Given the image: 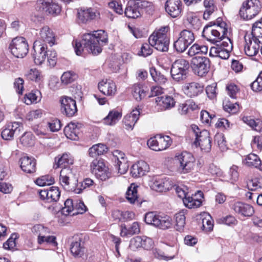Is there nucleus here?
<instances>
[{
    "label": "nucleus",
    "mask_w": 262,
    "mask_h": 262,
    "mask_svg": "<svg viewBox=\"0 0 262 262\" xmlns=\"http://www.w3.org/2000/svg\"><path fill=\"white\" fill-rule=\"evenodd\" d=\"M23 129L22 124L18 122H11L5 125L1 133L3 139L11 140L14 136L19 135Z\"/></svg>",
    "instance_id": "nucleus-17"
},
{
    "label": "nucleus",
    "mask_w": 262,
    "mask_h": 262,
    "mask_svg": "<svg viewBox=\"0 0 262 262\" xmlns=\"http://www.w3.org/2000/svg\"><path fill=\"white\" fill-rule=\"evenodd\" d=\"M64 133L68 139L77 140L80 134L79 128L75 123L71 122L64 127Z\"/></svg>",
    "instance_id": "nucleus-30"
},
{
    "label": "nucleus",
    "mask_w": 262,
    "mask_h": 262,
    "mask_svg": "<svg viewBox=\"0 0 262 262\" xmlns=\"http://www.w3.org/2000/svg\"><path fill=\"white\" fill-rule=\"evenodd\" d=\"M46 58H47L48 62L50 67H54L56 65L57 58L56 52L55 51L47 50Z\"/></svg>",
    "instance_id": "nucleus-59"
},
{
    "label": "nucleus",
    "mask_w": 262,
    "mask_h": 262,
    "mask_svg": "<svg viewBox=\"0 0 262 262\" xmlns=\"http://www.w3.org/2000/svg\"><path fill=\"white\" fill-rule=\"evenodd\" d=\"M249 190L255 191L262 188V177L257 176L252 178L247 182Z\"/></svg>",
    "instance_id": "nucleus-43"
},
{
    "label": "nucleus",
    "mask_w": 262,
    "mask_h": 262,
    "mask_svg": "<svg viewBox=\"0 0 262 262\" xmlns=\"http://www.w3.org/2000/svg\"><path fill=\"white\" fill-rule=\"evenodd\" d=\"M20 167L25 172L32 173L36 171V160L33 157L24 156L20 159Z\"/></svg>",
    "instance_id": "nucleus-25"
},
{
    "label": "nucleus",
    "mask_w": 262,
    "mask_h": 262,
    "mask_svg": "<svg viewBox=\"0 0 262 262\" xmlns=\"http://www.w3.org/2000/svg\"><path fill=\"white\" fill-rule=\"evenodd\" d=\"M170 182L165 178L156 179L152 185V189L159 192L166 191L169 190Z\"/></svg>",
    "instance_id": "nucleus-32"
},
{
    "label": "nucleus",
    "mask_w": 262,
    "mask_h": 262,
    "mask_svg": "<svg viewBox=\"0 0 262 262\" xmlns=\"http://www.w3.org/2000/svg\"><path fill=\"white\" fill-rule=\"evenodd\" d=\"M98 88L104 95L112 96L117 91L115 82L111 79H103L98 83Z\"/></svg>",
    "instance_id": "nucleus-22"
},
{
    "label": "nucleus",
    "mask_w": 262,
    "mask_h": 262,
    "mask_svg": "<svg viewBox=\"0 0 262 262\" xmlns=\"http://www.w3.org/2000/svg\"><path fill=\"white\" fill-rule=\"evenodd\" d=\"M177 160L179 164L178 170L182 173H187L193 170L195 159L190 152L183 151L177 156Z\"/></svg>",
    "instance_id": "nucleus-11"
},
{
    "label": "nucleus",
    "mask_w": 262,
    "mask_h": 262,
    "mask_svg": "<svg viewBox=\"0 0 262 262\" xmlns=\"http://www.w3.org/2000/svg\"><path fill=\"white\" fill-rule=\"evenodd\" d=\"M243 162L246 165L249 167H254L262 170V164L261 160H260L258 156L254 154H250L247 155Z\"/></svg>",
    "instance_id": "nucleus-36"
},
{
    "label": "nucleus",
    "mask_w": 262,
    "mask_h": 262,
    "mask_svg": "<svg viewBox=\"0 0 262 262\" xmlns=\"http://www.w3.org/2000/svg\"><path fill=\"white\" fill-rule=\"evenodd\" d=\"M115 163V166L120 174H124L127 171L129 165L127 159H122Z\"/></svg>",
    "instance_id": "nucleus-48"
},
{
    "label": "nucleus",
    "mask_w": 262,
    "mask_h": 262,
    "mask_svg": "<svg viewBox=\"0 0 262 262\" xmlns=\"http://www.w3.org/2000/svg\"><path fill=\"white\" fill-rule=\"evenodd\" d=\"M140 112L139 110H133L130 114L126 115L123 119V122L127 129H132L139 119Z\"/></svg>",
    "instance_id": "nucleus-29"
},
{
    "label": "nucleus",
    "mask_w": 262,
    "mask_h": 262,
    "mask_svg": "<svg viewBox=\"0 0 262 262\" xmlns=\"http://www.w3.org/2000/svg\"><path fill=\"white\" fill-rule=\"evenodd\" d=\"M189 45L180 37L173 43V48L178 52H184Z\"/></svg>",
    "instance_id": "nucleus-51"
},
{
    "label": "nucleus",
    "mask_w": 262,
    "mask_h": 262,
    "mask_svg": "<svg viewBox=\"0 0 262 262\" xmlns=\"http://www.w3.org/2000/svg\"><path fill=\"white\" fill-rule=\"evenodd\" d=\"M154 10L151 2L143 0H131L128 2L124 13L128 18H136L140 17L144 11L151 14Z\"/></svg>",
    "instance_id": "nucleus-4"
},
{
    "label": "nucleus",
    "mask_w": 262,
    "mask_h": 262,
    "mask_svg": "<svg viewBox=\"0 0 262 262\" xmlns=\"http://www.w3.org/2000/svg\"><path fill=\"white\" fill-rule=\"evenodd\" d=\"M179 37L183 39L189 46L194 41L195 37L192 31L183 30L179 34Z\"/></svg>",
    "instance_id": "nucleus-46"
},
{
    "label": "nucleus",
    "mask_w": 262,
    "mask_h": 262,
    "mask_svg": "<svg viewBox=\"0 0 262 262\" xmlns=\"http://www.w3.org/2000/svg\"><path fill=\"white\" fill-rule=\"evenodd\" d=\"M149 169V166L146 162L140 161L132 166L130 173L133 177H140L145 174Z\"/></svg>",
    "instance_id": "nucleus-27"
},
{
    "label": "nucleus",
    "mask_w": 262,
    "mask_h": 262,
    "mask_svg": "<svg viewBox=\"0 0 262 262\" xmlns=\"http://www.w3.org/2000/svg\"><path fill=\"white\" fill-rule=\"evenodd\" d=\"M86 210V207L82 202L76 203L74 206L71 199H67L64 202V207L61 210V212L65 216L75 215L78 214H82Z\"/></svg>",
    "instance_id": "nucleus-15"
},
{
    "label": "nucleus",
    "mask_w": 262,
    "mask_h": 262,
    "mask_svg": "<svg viewBox=\"0 0 262 262\" xmlns=\"http://www.w3.org/2000/svg\"><path fill=\"white\" fill-rule=\"evenodd\" d=\"M223 105L225 111L230 113L235 114L239 110V105L237 103H233L228 101L224 103Z\"/></svg>",
    "instance_id": "nucleus-61"
},
{
    "label": "nucleus",
    "mask_w": 262,
    "mask_h": 262,
    "mask_svg": "<svg viewBox=\"0 0 262 262\" xmlns=\"http://www.w3.org/2000/svg\"><path fill=\"white\" fill-rule=\"evenodd\" d=\"M121 117V114L117 111L110 112L108 115L103 119L104 124L109 125H114Z\"/></svg>",
    "instance_id": "nucleus-40"
},
{
    "label": "nucleus",
    "mask_w": 262,
    "mask_h": 262,
    "mask_svg": "<svg viewBox=\"0 0 262 262\" xmlns=\"http://www.w3.org/2000/svg\"><path fill=\"white\" fill-rule=\"evenodd\" d=\"M172 140L168 136L158 135L150 138L147 142L148 147L155 151H161L168 148L172 143Z\"/></svg>",
    "instance_id": "nucleus-14"
},
{
    "label": "nucleus",
    "mask_w": 262,
    "mask_h": 262,
    "mask_svg": "<svg viewBox=\"0 0 262 262\" xmlns=\"http://www.w3.org/2000/svg\"><path fill=\"white\" fill-rule=\"evenodd\" d=\"M126 198L127 200L130 203H135V202L138 201V196H137V187L134 186L132 187L130 186L128 188V190L126 193Z\"/></svg>",
    "instance_id": "nucleus-53"
},
{
    "label": "nucleus",
    "mask_w": 262,
    "mask_h": 262,
    "mask_svg": "<svg viewBox=\"0 0 262 262\" xmlns=\"http://www.w3.org/2000/svg\"><path fill=\"white\" fill-rule=\"evenodd\" d=\"M261 21H256L253 24L251 34H246L244 36V51L249 56H255L259 51V44L262 43V29Z\"/></svg>",
    "instance_id": "nucleus-2"
},
{
    "label": "nucleus",
    "mask_w": 262,
    "mask_h": 262,
    "mask_svg": "<svg viewBox=\"0 0 262 262\" xmlns=\"http://www.w3.org/2000/svg\"><path fill=\"white\" fill-rule=\"evenodd\" d=\"M145 222L162 229H167L171 225L172 220L168 215H162L156 212H148L145 214Z\"/></svg>",
    "instance_id": "nucleus-9"
},
{
    "label": "nucleus",
    "mask_w": 262,
    "mask_h": 262,
    "mask_svg": "<svg viewBox=\"0 0 262 262\" xmlns=\"http://www.w3.org/2000/svg\"><path fill=\"white\" fill-rule=\"evenodd\" d=\"M215 42L210 41L213 44H217V46L221 47L226 51H231L232 49V43L231 39L228 37L227 33L224 37H221L219 39H216Z\"/></svg>",
    "instance_id": "nucleus-41"
},
{
    "label": "nucleus",
    "mask_w": 262,
    "mask_h": 262,
    "mask_svg": "<svg viewBox=\"0 0 262 262\" xmlns=\"http://www.w3.org/2000/svg\"><path fill=\"white\" fill-rule=\"evenodd\" d=\"M261 5L259 0L244 1L239 11V15L245 20L251 19L261 11Z\"/></svg>",
    "instance_id": "nucleus-7"
},
{
    "label": "nucleus",
    "mask_w": 262,
    "mask_h": 262,
    "mask_svg": "<svg viewBox=\"0 0 262 262\" xmlns=\"http://www.w3.org/2000/svg\"><path fill=\"white\" fill-rule=\"evenodd\" d=\"M34 137L30 133H26L20 139L21 143L25 146H31L34 144Z\"/></svg>",
    "instance_id": "nucleus-55"
},
{
    "label": "nucleus",
    "mask_w": 262,
    "mask_h": 262,
    "mask_svg": "<svg viewBox=\"0 0 262 262\" xmlns=\"http://www.w3.org/2000/svg\"><path fill=\"white\" fill-rule=\"evenodd\" d=\"M11 53L17 58H23L28 53V45L23 37H17L14 38L9 46Z\"/></svg>",
    "instance_id": "nucleus-12"
},
{
    "label": "nucleus",
    "mask_w": 262,
    "mask_h": 262,
    "mask_svg": "<svg viewBox=\"0 0 262 262\" xmlns=\"http://www.w3.org/2000/svg\"><path fill=\"white\" fill-rule=\"evenodd\" d=\"M251 88L254 92L262 91V71L259 74L256 79L251 83Z\"/></svg>",
    "instance_id": "nucleus-60"
},
{
    "label": "nucleus",
    "mask_w": 262,
    "mask_h": 262,
    "mask_svg": "<svg viewBox=\"0 0 262 262\" xmlns=\"http://www.w3.org/2000/svg\"><path fill=\"white\" fill-rule=\"evenodd\" d=\"M95 176L102 181H105L110 177H111V172L109 171V169L105 165L97 172L94 173Z\"/></svg>",
    "instance_id": "nucleus-54"
},
{
    "label": "nucleus",
    "mask_w": 262,
    "mask_h": 262,
    "mask_svg": "<svg viewBox=\"0 0 262 262\" xmlns=\"http://www.w3.org/2000/svg\"><path fill=\"white\" fill-rule=\"evenodd\" d=\"M132 213L128 211L123 212L120 210H114L112 212V216L116 221H124L128 218L131 217Z\"/></svg>",
    "instance_id": "nucleus-44"
},
{
    "label": "nucleus",
    "mask_w": 262,
    "mask_h": 262,
    "mask_svg": "<svg viewBox=\"0 0 262 262\" xmlns=\"http://www.w3.org/2000/svg\"><path fill=\"white\" fill-rule=\"evenodd\" d=\"M192 129L195 136L194 144L196 146L199 145L201 149L205 152H209L211 148V141L209 132L206 129L201 130L195 125L192 126Z\"/></svg>",
    "instance_id": "nucleus-10"
},
{
    "label": "nucleus",
    "mask_w": 262,
    "mask_h": 262,
    "mask_svg": "<svg viewBox=\"0 0 262 262\" xmlns=\"http://www.w3.org/2000/svg\"><path fill=\"white\" fill-rule=\"evenodd\" d=\"M232 209L236 213L244 216H251L254 212L252 206L239 202L234 203L232 206Z\"/></svg>",
    "instance_id": "nucleus-28"
},
{
    "label": "nucleus",
    "mask_w": 262,
    "mask_h": 262,
    "mask_svg": "<svg viewBox=\"0 0 262 262\" xmlns=\"http://www.w3.org/2000/svg\"><path fill=\"white\" fill-rule=\"evenodd\" d=\"M107 42V33L100 30L95 31V33L84 34L81 41L74 40L73 45L77 55H81L84 52L97 55L102 51L101 46L106 44Z\"/></svg>",
    "instance_id": "nucleus-1"
},
{
    "label": "nucleus",
    "mask_w": 262,
    "mask_h": 262,
    "mask_svg": "<svg viewBox=\"0 0 262 262\" xmlns=\"http://www.w3.org/2000/svg\"><path fill=\"white\" fill-rule=\"evenodd\" d=\"M37 242L40 245L44 243L52 244L53 245L57 244V243L56 242V237L54 236H51L49 235L38 236Z\"/></svg>",
    "instance_id": "nucleus-58"
},
{
    "label": "nucleus",
    "mask_w": 262,
    "mask_h": 262,
    "mask_svg": "<svg viewBox=\"0 0 262 262\" xmlns=\"http://www.w3.org/2000/svg\"><path fill=\"white\" fill-rule=\"evenodd\" d=\"M54 183V179L50 176L46 175L37 179L35 183L39 186L50 185Z\"/></svg>",
    "instance_id": "nucleus-50"
},
{
    "label": "nucleus",
    "mask_w": 262,
    "mask_h": 262,
    "mask_svg": "<svg viewBox=\"0 0 262 262\" xmlns=\"http://www.w3.org/2000/svg\"><path fill=\"white\" fill-rule=\"evenodd\" d=\"M76 78V75L71 71H67L62 75L61 77V81L62 83L68 84L72 82Z\"/></svg>",
    "instance_id": "nucleus-56"
},
{
    "label": "nucleus",
    "mask_w": 262,
    "mask_h": 262,
    "mask_svg": "<svg viewBox=\"0 0 262 262\" xmlns=\"http://www.w3.org/2000/svg\"><path fill=\"white\" fill-rule=\"evenodd\" d=\"M76 170L69 167H64L60 173V183L64 189L69 191H73L75 193L80 194L82 192L81 188H77L79 184Z\"/></svg>",
    "instance_id": "nucleus-6"
},
{
    "label": "nucleus",
    "mask_w": 262,
    "mask_h": 262,
    "mask_svg": "<svg viewBox=\"0 0 262 262\" xmlns=\"http://www.w3.org/2000/svg\"><path fill=\"white\" fill-rule=\"evenodd\" d=\"M169 27H161L154 31L148 38V42L156 50L161 52H167L169 49V38L167 35Z\"/></svg>",
    "instance_id": "nucleus-5"
},
{
    "label": "nucleus",
    "mask_w": 262,
    "mask_h": 262,
    "mask_svg": "<svg viewBox=\"0 0 262 262\" xmlns=\"http://www.w3.org/2000/svg\"><path fill=\"white\" fill-rule=\"evenodd\" d=\"M39 193L40 198L48 202H57L60 196L58 187L55 186L50 187L49 190H40Z\"/></svg>",
    "instance_id": "nucleus-21"
},
{
    "label": "nucleus",
    "mask_w": 262,
    "mask_h": 262,
    "mask_svg": "<svg viewBox=\"0 0 262 262\" xmlns=\"http://www.w3.org/2000/svg\"><path fill=\"white\" fill-rule=\"evenodd\" d=\"M203 198V192L201 191H198L194 196L189 195L184 199V204L188 208H198L202 205Z\"/></svg>",
    "instance_id": "nucleus-26"
},
{
    "label": "nucleus",
    "mask_w": 262,
    "mask_h": 262,
    "mask_svg": "<svg viewBox=\"0 0 262 262\" xmlns=\"http://www.w3.org/2000/svg\"><path fill=\"white\" fill-rule=\"evenodd\" d=\"M191 68L195 74L203 77L209 72L210 67V60L206 57L196 56L191 61Z\"/></svg>",
    "instance_id": "nucleus-13"
},
{
    "label": "nucleus",
    "mask_w": 262,
    "mask_h": 262,
    "mask_svg": "<svg viewBox=\"0 0 262 262\" xmlns=\"http://www.w3.org/2000/svg\"><path fill=\"white\" fill-rule=\"evenodd\" d=\"M33 231L38 234V236H45L49 233V230L41 225H37L33 227Z\"/></svg>",
    "instance_id": "nucleus-64"
},
{
    "label": "nucleus",
    "mask_w": 262,
    "mask_h": 262,
    "mask_svg": "<svg viewBox=\"0 0 262 262\" xmlns=\"http://www.w3.org/2000/svg\"><path fill=\"white\" fill-rule=\"evenodd\" d=\"M34 52L32 53L34 61L36 64L40 65L43 63L47 55V47L45 44H40L39 40H36L33 44Z\"/></svg>",
    "instance_id": "nucleus-19"
},
{
    "label": "nucleus",
    "mask_w": 262,
    "mask_h": 262,
    "mask_svg": "<svg viewBox=\"0 0 262 262\" xmlns=\"http://www.w3.org/2000/svg\"><path fill=\"white\" fill-rule=\"evenodd\" d=\"M155 101L158 105L161 106L164 110L173 107L175 104V101L173 98L166 95L157 97L155 99Z\"/></svg>",
    "instance_id": "nucleus-33"
},
{
    "label": "nucleus",
    "mask_w": 262,
    "mask_h": 262,
    "mask_svg": "<svg viewBox=\"0 0 262 262\" xmlns=\"http://www.w3.org/2000/svg\"><path fill=\"white\" fill-rule=\"evenodd\" d=\"M183 90L187 96L193 97L197 96L203 92V86L199 83L193 82L187 83Z\"/></svg>",
    "instance_id": "nucleus-24"
},
{
    "label": "nucleus",
    "mask_w": 262,
    "mask_h": 262,
    "mask_svg": "<svg viewBox=\"0 0 262 262\" xmlns=\"http://www.w3.org/2000/svg\"><path fill=\"white\" fill-rule=\"evenodd\" d=\"M105 165V163L102 159L96 158L91 163V171L94 174L101 169Z\"/></svg>",
    "instance_id": "nucleus-52"
},
{
    "label": "nucleus",
    "mask_w": 262,
    "mask_h": 262,
    "mask_svg": "<svg viewBox=\"0 0 262 262\" xmlns=\"http://www.w3.org/2000/svg\"><path fill=\"white\" fill-rule=\"evenodd\" d=\"M77 16L79 23L86 24L99 18L100 12L95 8H81L78 10Z\"/></svg>",
    "instance_id": "nucleus-16"
},
{
    "label": "nucleus",
    "mask_w": 262,
    "mask_h": 262,
    "mask_svg": "<svg viewBox=\"0 0 262 262\" xmlns=\"http://www.w3.org/2000/svg\"><path fill=\"white\" fill-rule=\"evenodd\" d=\"M61 112L68 117L73 116L77 112L76 103L73 99L63 96L60 98Z\"/></svg>",
    "instance_id": "nucleus-18"
},
{
    "label": "nucleus",
    "mask_w": 262,
    "mask_h": 262,
    "mask_svg": "<svg viewBox=\"0 0 262 262\" xmlns=\"http://www.w3.org/2000/svg\"><path fill=\"white\" fill-rule=\"evenodd\" d=\"M39 10L47 14L56 16L61 11L60 7L52 0H39L37 2Z\"/></svg>",
    "instance_id": "nucleus-20"
},
{
    "label": "nucleus",
    "mask_w": 262,
    "mask_h": 262,
    "mask_svg": "<svg viewBox=\"0 0 262 262\" xmlns=\"http://www.w3.org/2000/svg\"><path fill=\"white\" fill-rule=\"evenodd\" d=\"M228 33V28L225 22L218 18L215 22H210L205 26L202 32L203 36L209 41H217Z\"/></svg>",
    "instance_id": "nucleus-3"
},
{
    "label": "nucleus",
    "mask_w": 262,
    "mask_h": 262,
    "mask_svg": "<svg viewBox=\"0 0 262 262\" xmlns=\"http://www.w3.org/2000/svg\"><path fill=\"white\" fill-rule=\"evenodd\" d=\"M150 74L153 80L159 84H164L167 81L166 77L160 73H158L155 68H150Z\"/></svg>",
    "instance_id": "nucleus-49"
},
{
    "label": "nucleus",
    "mask_w": 262,
    "mask_h": 262,
    "mask_svg": "<svg viewBox=\"0 0 262 262\" xmlns=\"http://www.w3.org/2000/svg\"><path fill=\"white\" fill-rule=\"evenodd\" d=\"M213 224L211 217L208 215L207 217H205L202 220V227L204 230L207 231H211L213 229Z\"/></svg>",
    "instance_id": "nucleus-62"
},
{
    "label": "nucleus",
    "mask_w": 262,
    "mask_h": 262,
    "mask_svg": "<svg viewBox=\"0 0 262 262\" xmlns=\"http://www.w3.org/2000/svg\"><path fill=\"white\" fill-rule=\"evenodd\" d=\"M70 250L75 257H82L85 251L84 243L80 238L78 241L73 242L71 244Z\"/></svg>",
    "instance_id": "nucleus-31"
},
{
    "label": "nucleus",
    "mask_w": 262,
    "mask_h": 262,
    "mask_svg": "<svg viewBox=\"0 0 262 262\" xmlns=\"http://www.w3.org/2000/svg\"><path fill=\"white\" fill-rule=\"evenodd\" d=\"M108 150L106 146L103 144L99 143L94 145L89 150V155L92 157L101 155L107 152Z\"/></svg>",
    "instance_id": "nucleus-39"
},
{
    "label": "nucleus",
    "mask_w": 262,
    "mask_h": 262,
    "mask_svg": "<svg viewBox=\"0 0 262 262\" xmlns=\"http://www.w3.org/2000/svg\"><path fill=\"white\" fill-rule=\"evenodd\" d=\"M190 27L195 31L199 30L202 27L201 20L196 16H189L187 19Z\"/></svg>",
    "instance_id": "nucleus-57"
},
{
    "label": "nucleus",
    "mask_w": 262,
    "mask_h": 262,
    "mask_svg": "<svg viewBox=\"0 0 262 262\" xmlns=\"http://www.w3.org/2000/svg\"><path fill=\"white\" fill-rule=\"evenodd\" d=\"M216 83H214L211 85H208L206 88V94L208 97L211 99H214L216 96Z\"/></svg>",
    "instance_id": "nucleus-63"
},
{
    "label": "nucleus",
    "mask_w": 262,
    "mask_h": 262,
    "mask_svg": "<svg viewBox=\"0 0 262 262\" xmlns=\"http://www.w3.org/2000/svg\"><path fill=\"white\" fill-rule=\"evenodd\" d=\"M39 35L41 39L51 46L54 43L55 37L52 31L48 26H45L40 30Z\"/></svg>",
    "instance_id": "nucleus-35"
},
{
    "label": "nucleus",
    "mask_w": 262,
    "mask_h": 262,
    "mask_svg": "<svg viewBox=\"0 0 262 262\" xmlns=\"http://www.w3.org/2000/svg\"><path fill=\"white\" fill-rule=\"evenodd\" d=\"M132 94L135 99L139 101L145 97L146 91L139 84H136L134 86Z\"/></svg>",
    "instance_id": "nucleus-47"
},
{
    "label": "nucleus",
    "mask_w": 262,
    "mask_h": 262,
    "mask_svg": "<svg viewBox=\"0 0 262 262\" xmlns=\"http://www.w3.org/2000/svg\"><path fill=\"white\" fill-rule=\"evenodd\" d=\"M205 10L203 14V18L207 20L209 16L216 10L217 7L215 5L214 0H204L203 2Z\"/></svg>",
    "instance_id": "nucleus-38"
},
{
    "label": "nucleus",
    "mask_w": 262,
    "mask_h": 262,
    "mask_svg": "<svg viewBox=\"0 0 262 262\" xmlns=\"http://www.w3.org/2000/svg\"><path fill=\"white\" fill-rule=\"evenodd\" d=\"M189 61L183 58L176 60L171 66L170 73L173 80L176 81H183L186 79L189 69Z\"/></svg>",
    "instance_id": "nucleus-8"
},
{
    "label": "nucleus",
    "mask_w": 262,
    "mask_h": 262,
    "mask_svg": "<svg viewBox=\"0 0 262 262\" xmlns=\"http://www.w3.org/2000/svg\"><path fill=\"white\" fill-rule=\"evenodd\" d=\"M55 164L54 167L57 169L60 167L64 168L70 164H72L73 160L70 155L67 154H63L60 157H56L55 159Z\"/></svg>",
    "instance_id": "nucleus-37"
},
{
    "label": "nucleus",
    "mask_w": 262,
    "mask_h": 262,
    "mask_svg": "<svg viewBox=\"0 0 262 262\" xmlns=\"http://www.w3.org/2000/svg\"><path fill=\"white\" fill-rule=\"evenodd\" d=\"M201 120L204 123L210 125L216 121V116L214 114H210L208 112L202 110L201 112Z\"/></svg>",
    "instance_id": "nucleus-45"
},
{
    "label": "nucleus",
    "mask_w": 262,
    "mask_h": 262,
    "mask_svg": "<svg viewBox=\"0 0 262 262\" xmlns=\"http://www.w3.org/2000/svg\"><path fill=\"white\" fill-rule=\"evenodd\" d=\"M121 227L120 234L122 236H130L135 234H138L140 231V226L138 222H134L128 227L124 224L122 225Z\"/></svg>",
    "instance_id": "nucleus-34"
},
{
    "label": "nucleus",
    "mask_w": 262,
    "mask_h": 262,
    "mask_svg": "<svg viewBox=\"0 0 262 262\" xmlns=\"http://www.w3.org/2000/svg\"><path fill=\"white\" fill-rule=\"evenodd\" d=\"M185 211L182 210L175 214L176 229L177 230L181 231L183 230L185 225Z\"/></svg>",
    "instance_id": "nucleus-42"
},
{
    "label": "nucleus",
    "mask_w": 262,
    "mask_h": 262,
    "mask_svg": "<svg viewBox=\"0 0 262 262\" xmlns=\"http://www.w3.org/2000/svg\"><path fill=\"white\" fill-rule=\"evenodd\" d=\"M166 11L172 17L179 16L182 11L181 0H167L165 5Z\"/></svg>",
    "instance_id": "nucleus-23"
}]
</instances>
